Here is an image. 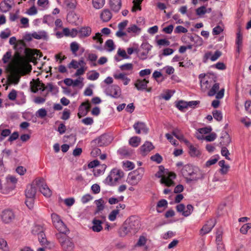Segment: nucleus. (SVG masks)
I'll return each mask as SVG.
<instances>
[{
    "label": "nucleus",
    "instance_id": "39",
    "mask_svg": "<svg viewBox=\"0 0 251 251\" xmlns=\"http://www.w3.org/2000/svg\"><path fill=\"white\" fill-rule=\"evenodd\" d=\"M141 142V138L137 136L132 137L129 140V144L133 147H138Z\"/></svg>",
    "mask_w": 251,
    "mask_h": 251
},
{
    "label": "nucleus",
    "instance_id": "33",
    "mask_svg": "<svg viewBox=\"0 0 251 251\" xmlns=\"http://www.w3.org/2000/svg\"><path fill=\"white\" fill-rule=\"evenodd\" d=\"M109 138L108 135L104 134L100 136L96 141L99 146H106L110 143V141L108 140Z\"/></svg>",
    "mask_w": 251,
    "mask_h": 251
},
{
    "label": "nucleus",
    "instance_id": "19",
    "mask_svg": "<svg viewBox=\"0 0 251 251\" xmlns=\"http://www.w3.org/2000/svg\"><path fill=\"white\" fill-rule=\"evenodd\" d=\"M32 92L36 93L39 90L44 91L45 89L44 84L39 79H33L30 82Z\"/></svg>",
    "mask_w": 251,
    "mask_h": 251
},
{
    "label": "nucleus",
    "instance_id": "5",
    "mask_svg": "<svg viewBox=\"0 0 251 251\" xmlns=\"http://www.w3.org/2000/svg\"><path fill=\"white\" fill-rule=\"evenodd\" d=\"M124 176V173L122 170L114 168L110 171L103 182L106 185L111 186H115Z\"/></svg>",
    "mask_w": 251,
    "mask_h": 251
},
{
    "label": "nucleus",
    "instance_id": "10",
    "mask_svg": "<svg viewBox=\"0 0 251 251\" xmlns=\"http://www.w3.org/2000/svg\"><path fill=\"white\" fill-rule=\"evenodd\" d=\"M219 88L220 84L216 81L212 85L211 88L209 89L208 95L210 97L215 95L217 99H222L224 96L225 89L222 88L217 92Z\"/></svg>",
    "mask_w": 251,
    "mask_h": 251
},
{
    "label": "nucleus",
    "instance_id": "20",
    "mask_svg": "<svg viewBox=\"0 0 251 251\" xmlns=\"http://www.w3.org/2000/svg\"><path fill=\"white\" fill-rule=\"evenodd\" d=\"M67 20L70 23L75 25H78L82 22V19L79 18V15L74 12L68 14Z\"/></svg>",
    "mask_w": 251,
    "mask_h": 251
},
{
    "label": "nucleus",
    "instance_id": "4",
    "mask_svg": "<svg viewBox=\"0 0 251 251\" xmlns=\"http://www.w3.org/2000/svg\"><path fill=\"white\" fill-rule=\"evenodd\" d=\"M201 90L206 92L211 88L217 79L216 77L212 74H201L199 75Z\"/></svg>",
    "mask_w": 251,
    "mask_h": 251
},
{
    "label": "nucleus",
    "instance_id": "18",
    "mask_svg": "<svg viewBox=\"0 0 251 251\" xmlns=\"http://www.w3.org/2000/svg\"><path fill=\"white\" fill-rule=\"evenodd\" d=\"M133 126L137 134H147L148 132L149 129L143 122H138L135 123Z\"/></svg>",
    "mask_w": 251,
    "mask_h": 251
},
{
    "label": "nucleus",
    "instance_id": "40",
    "mask_svg": "<svg viewBox=\"0 0 251 251\" xmlns=\"http://www.w3.org/2000/svg\"><path fill=\"white\" fill-rule=\"evenodd\" d=\"M105 4V0H92V5L96 9L101 8Z\"/></svg>",
    "mask_w": 251,
    "mask_h": 251
},
{
    "label": "nucleus",
    "instance_id": "29",
    "mask_svg": "<svg viewBox=\"0 0 251 251\" xmlns=\"http://www.w3.org/2000/svg\"><path fill=\"white\" fill-rule=\"evenodd\" d=\"M117 152L119 155L123 157H129L132 154V150L126 147H123L120 148Z\"/></svg>",
    "mask_w": 251,
    "mask_h": 251
},
{
    "label": "nucleus",
    "instance_id": "2",
    "mask_svg": "<svg viewBox=\"0 0 251 251\" xmlns=\"http://www.w3.org/2000/svg\"><path fill=\"white\" fill-rule=\"evenodd\" d=\"M6 69L9 73L8 80L10 83L17 84L21 76L30 73L32 68L30 64H7Z\"/></svg>",
    "mask_w": 251,
    "mask_h": 251
},
{
    "label": "nucleus",
    "instance_id": "6",
    "mask_svg": "<svg viewBox=\"0 0 251 251\" xmlns=\"http://www.w3.org/2000/svg\"><path fill=\"white\" fill-rule=\"evenodd\" d=\"M144 173V169L141 167L130 172L127 176L126 182L130 185H137L142 180Z\"/></svg>",
    "mask_w": 251,
    "mask_h": 251
},
{
    "label": "nucleus",
    "instance_id": "24",
    "mask_svg": "<svg viewBox=\"0 0 251 251\" xmlns=\"http://www.w3.org/2000/svg\"><path fill=\"white\" fill-rule=\"evenodd\" d=\"M112 14L108 9H103L100 14V18L103 22H107L112 18Z\"/></svg>",
    "mask_w": 251,
    "mask_h": 251
},
{
    "label": "nucleus",
    "instance_id": "61",
    "mask_svg": "<svg viewBox=\"0 0 251 251\" xmlns=\"http://www.w3.org/2000/svg\"><path fill=\"white\" fill-rule=\"evenodd\" d=\"M51 219L53 223V225L54 226L57 223H60L62 221L60 216L55 213H53L51 214Z\"/></svg>",
    "mask_w": 251,
    "mask_h": 251
},
{
    "label": "nucleus",
    "instance_id": "37",
    "mask_svg": "<svg viewBox=\"0 0 251 251\" xmlns=\"http://www.w3.org/2000/svg\"><path fill=\"white\" fill-rule=\"evenodd\" d=\"M31 36L36 39H45L47 38L46 32L44 31H40L38 32H34L32 33Z\"/></svg>",
    "mask_w": 251,
    "mask_h": 251
},
{
    "label": "nucleus",
    "instance_id": "46",
    "mask_svg": "<svg viewBox=\"0 0 251 251\" xmlns=\"http://www.w3.org/2000/svg\"><path fill=\"white\" fill-rule=\"evenodd\" d=\"M176 106L179 110L184 111L188 108L187 102L182 100L179 101L176 103Z\"/></svg>",
    "mask_w": 251,
    "mask_h": 251
},
{
    "label": "nucleus",
    "instance_id": "57",
    "mask_svg": "<svg viewBox=\"0 0 251 251\" xmlns=\"http://www.w3.org/2000/svg\"><path fill=\"white\" fill-rule=\"evenodd\" d=\"M196 14L198 16H202L207 12V9L204 6H201L196 10Z\"/></svg>",
    "mask_w": 251,
    "mask_h": 251
},
{
    "label": "nucleus",
    "instance_id": "56",
    "mask_svg": "<svg viewBox=\"0 0 251 251\" xmlns=\"http://www.w3.org/2000/svg\"><path fill=\"white\" fill-rule=\"evenodd\" d=\"M85 57H86L87 61L91 62H95L98 58L97 55L94 53H88L85 54Z\"/></svg>",
    "mask_w": 251,
    "mask_h": 251
},
{
    "label": "nucleus",
    "instance_id": "28",
    "mask_svg": "<svg viewBox=\"0 0 251 251\" xmlns=\"http://www.w3.org/2000/svg\"><path fill=\"white\" fill-rule=\"evenodd\" d=\"M92 30L89 26L81 27L78 30L79 36L81 38L88 37L90 35Z\"/></svg>",
    "mask_w": 251,
    "mask_h": 251
},
{
    "label": "nucleus",
    "instance_id": "58",
    "mask_svg": "<svg viewBox=\"0 0 251 251\" xmlns=\"http://www.w3.org/2000/svg\"><path fill=\"white\" fill-rule=\"evenodd\" d=\"M221 154L225 156L226 159L230 160L231 159L229 157V155L230 154V153L228 151V150L227 149V148L226 147H222L221 149Z\"/></svg>",
    "mask_w": 251,
    "mask_h": 251
},
{
    "label": "nucleus",
    "instance_id": "45",
    "mask_svg": "<svg viewBox=\"0 0 251 251\" xmlns=\"http://www.w3.org/2000/svg\"><path fill=\"white\" fill-rule=\"evenodd\" d=\"M43 232H44V228L42 226L39 225L34 226L32 229V234L37 235L38 236Z\"/></svg>",
    "mask_w": 251,
    "mask_h": 251
},
{
    "label": "nucleus",
    "instance_id": "49",
    "mask_svg": "<svg viewBox=\"0 0 251 251\" xmlns=\"http://www.w3.org/2000/svg\"><path fill=\"white\" fill-rule=\"evenodd\" d=\"M172 133L174 136L180 141H182L184 138L183 135L180 132V130L178 128L175 129L173 131Z\"/></svg>",
    "mask_w": 251,
    "mask_h": 251
},
{
    "label": "nucleus",
    "instance_id": "1",
    "mask_svg": "<svg viewBox=\"0 0 251 251\" xmlns=\"http://www.w3.org/2000/svg\"><path fill=\"white\" fill-rule=\"evenodd\" d=\"M23 50L25 55H22L21 51H16L13 57L11 51L6 52L2 57L3 63H37V60L43 56L37 49L26 48L25 46Z\"/></svg>",
    "mask_w": 251,
    "mask_h": 251
},
{
    "label": "nucleus",
    "instance_id": "38",
    "mask_svg": "<svg viewBox=\"0 0 251 251\" xmlns=\"http://www.w3.org/2000/svg\"><path fill=\"white\" fill-rule=\"evenodd\" d=\"M126 31L128 33H132L135 34V35H138L141 32V29L138 27L136 25L133 24L130 25L127 28Z\"/></svg>",
    "mask_w": 251,
    "mask_h": 251
},
{
    "label": "nucleus",
    "instance_id": "21",
    "mask_svg": "<svg viewBox=\"0 0 251 251\" xmlns=\"http://www.w3.org/2000/svg\"><path fill=\"white\" fill-rule=\"evenodd\" d=\"M10 45H14V49L16 51H19L18 49L20 50V51L22 52L24 48L25 43L20 41L17 43L16 38L15 37H12L9 39V41Z\"/></svg>",
    "mask_w": 251,
    "mask_h": 251
},
{
    "label": "nucleus",
    "instance_id": "41",
    "mask_svg": "<svg viewBox=\"0 0 251 251\" xmlns=\"http://www.w3.org/2000/svg\"><path fill=\"white\" fill-rule=\"evenodd\" d=\"M189 149V154L191 156L195 157L199 155L200 154V152L199 150L193 145H189L188 147Z\"/></svg>",
    "mask_w": 251,
    "mask_h": 251
},
{
    "label": "nucleus",
    "instance_id": "23",
    "mask_svg": "<svg viewBox=\"0 0 251 251\" xmlns=\"http://www.w3.org/2000/svg\"><path fill=\"white\" fill-rule=\"evenodd\" d=\"M12 0H3L0 3V11L3 13L8 12L11 8Z\"/></svg>",
    "mask_w": 251,
    "mask_h": 251
},
{
    "label": "nucleus",
    "instance_id": "63",
    "mask_svg": "<svg viewBox=\"0 0 251 251\" xmlns=\"http://www.w3.org/2000/svg\"><path fill=\"white\" fill-rule=\"evenodd\" d=\"M123 166L128 170H131L134 168V164L131 161H126L123 162Z\"/></svg>",
    "mask_w": 251,
    "mask_h": 251
},
{
    "label": "nucleus",
    "instance_id": "22",
    "mask_svg": "<svg viewBox=\"0 0 251 251\" xmlns=\"http://www.w3.org/2000/svg\"><path fill=\"white\" fill-rule=\"evenodd\" d=\"M36 193V188L33 184H29L27 186L25 190L26 198H34Z\"/></svg>",
    "mask_w": 251,
    "mask_h": 251
},
{
    "label": "nucleus",
    "instance_id": "15",
    "mask_svg": "<svg viewBox=\"0 0 251 251\" xmlns=\"http://www.w3.org/2000/svg\"><path fill=\"white\" fill-rule=\"evenodd\" d=\"M216 224V221L214 219H210L206 223L202 226L200 230V234L202 235L208 233L211 231Z\"/></svg>",
    "mask_w": 251,
    "mask_h": 251
},
{
    "label": "nucleus",
    "instance_id": "17",
    "mask_svg": "<svg viewBox=\"0 0 251 251\" xmlns=\"http://www.w3.org/2000/svg\"><path fill=\"white\" fill-rule=\"evenodd\" d=\"M90 108V104L88 101L83 102L78 108L77 116L79 118L86 115Z\"/></svg>",
    "mask_w": 251,
    "mask_h": 251
},
{
    "label": "nucleus",
    "instance_id": "42",
    "mask_svg": "<svg viewBox=\"0 0 251 251\" xmlns=\"http://www.w3.org/2000/svg\"><path fill=\"white\" fill-rule=\"evenodd\" d=\"M26 102V97L23 92H19L17 95V104H23Z\"/></svg>",
    "mask_w": 251,
    "mask_h": 251
},
{
    "label": "nucleus",
    "instance_id": "55",
    "mask_svg": "<svg viewBox=\"0 0 251 251\" xmlns=\"http://www.w3.org/2000/svg\"><path fill=\"white\" fill-rule=\"evenodd\" d=\"M83 78L81 77H78L77 79L73 80V86H80V88H82L83 85Z\"/></svg>",
    "mask_w": 251,
    "mask_h": 251
},
{
    "label": "nucleus",
    "instance_id": "12",
    "mask_svg": "<svg viewBox=\"0 0 251 251\" xmlns=\"http://www.w3.org/2000/svg\"><path fill=\"white\" fill-rule=\"evenodd\" d=\"M107 95L110 96L114 98H118L121 95V90L120 88L116 85H113L107 86L104 91Z\"/></svg>",
    "mask_w": 251,
    "mask_h": 251
},
{
    "label": "nucleus",
    "instance_id": "59",
    "mask_svg": "<svg viewBox=\"0 0 251 251\" xmlns=\"http://www.w3.org/2000/svg\"><path fill=\"white\" fill-rule=\"evenodd\" d=\"M97 205V212L101 211L104 208L103 201L102 199L97 200L95 201Z\"/></svg>",
    "mask_w": 251,
    "mask_h": 251
},
{
    "label": "nucleus",
    "instance_id": "50",
    "mask_svg": "<svg viewBox=\"0 0 251 251\" xmlns=\"http://www.w3.org/2000/svg\"><path fill=\"white\" fill-rule=\"evenodd\" d=\"M99 73L96 71H92L87 75V78L91 80H95L99 77Z\"/></svg>",
    "mask_w": 251,
    "mask_h": 251
},
{
    "label": "nucleus",
    "instance_id": "51",
    "mask_svg": "<svg viewBox=\"0 0 251 251\" xmlns=\"http://www.w3.org/2000/svg\"><path fill=\"white\" fill-rule=\"evenodd\" d=\"M219 159V156H212L211 158H210V159H209L208 161H207L205 163V166L206 167H209L212 165L215 164Z\"/></svg>",
    "mask_w": 251,
    "mask_h": 251
},
{
    "label": "nucleus",
    "instance_id": "9",
    "mask_svg": "<svg viewBox=\"0 0 251 251\" xmlns=\"http://www.w3.org/2000/svg\"><path fill=\"white\" fill-rule=\"evenodd\" d=\"M55 236L64 251H73L75 245L70 239L67 238L66 235L56 234Z\"/></svg>",
    "mask_w": 251,
    "mask_h": 251
},
{
    "label": "nucleus",
    "instance_id": "25",
    "mask_svg": "<svg viewBox=\"0 0 251 251\" xmlns=\"http://www.w3.org/2000/svg\"><path fill=\"white\" fill-rule=\"evenodd\" d=\"M54 226L55 228L59 231V233L57 234L66 235V234L69 232L68 229L62 221L60 223L59 222V223L56 224Z\"/></svg>",
    "mask_w": 251,
    "mask_h": 251
},
{
    "label": "nucleus",
    "instance_id": "52",
    "mask_svg": "<svg viewBox=\"0 0 251 251\" xmlns=\"http://www.w3.org/2000/svg\"><path fill=\"white\" fill-rule=\"evenodd\" d=\"M119 213V209H114L109 214L108 216V219L110 221H114L116 219L117 216Z\"/></svg>",
    "mask_w": 251,
    "mask_h": 251
},
{
    "label": "nucleus",
    "instance_id": "32",
    "mask_svg": "<svg viewBox=\"0 0 251 251\" xmlns=\"http://www.w3.org/2000/svg\"><path fill=\"white\" fill-rule=\"evenodd\" d=\"M230 141L229 135L225 132L221 137L219 144L221 147L227 146L230 143Z\"/></svg>",
    "mask_w": 251,
    "mask_h": 251
},
{
    "label": "nucleus",
    "instance_id": "31",
    "mask_svg": "<svg viewBox=\"0 0 251 251\" xmlns=\"http://www.w3.org/2000/svg\"><path fill=\"white\" fill-rule=\"evenodd\" d=\"M92 224L93 226L91 227V229L93 231L99 232L102 229V222L100 220L94 219L92 221Z\"/></svg>",
    "mask_w": 251,
    "mask_h": 251
},
{
    "label": "nucleus",
    "instance_id": "53",
    "mask_svg": "<svg viewBox=\"0 0 251 251\" xmlns=\"http://www.w3.org/2000/svg\"><path fill=\"white\" fill-rule=\"evenodd\" d=\"M70 49L73 54L75 56H76V51L79 49V45L78 43L75 42H72L70 45Z\"/></svg>",
    "mask_w": 251,
    "mask_h": 251
},
{
    "label": "nucleus",
    "instance_id": "54",
    "mask_svg": "<svg viewBox=\"0 0 251 251\" xmlns=\"http://www.w3.org/2000/svg\"><path fill=\"white\" fill-rule=\"evenodd\" d=\"M214 118L217 121H221L223 119L222 113L220 111L214 110L212 112Z\"/></svg>",
    "mask_w": 251,
    "mask_h": 251
},
{
    "label": "nucleus",
    "instance_id": "44",
    "mask_svg": "<svg viewBox=\"0 0 251 251\" xmlns=\"http://www.w3.org/2000/svg\"><path fill=\"white\" fill-rule=\"evenodd\" d=\"M162 76V74L160 72L155 71L152 74V77L154 78L158 83H161L165 79L164 77H163L161 79L159 78Z\"/></svg>",
    "mask_w": 251,
    "mask_h": 251
},
{
    "label": "nucleus",
    "instance_id": "34",
    "mask_svg": "<svg viewBox=\"0 0 251 251\" xmlns=\"http://www.w3.org/2000/svg\"><path fill=\"white\" fill-rule=\"evenodd\" d=\"M114 77L116 79H121L123 81L125 85H127L130 81V79L126 76V75L123 73L114 74Z\"/></svg>",
    "mask_w": 251,
    "mask_h": 251
},
{
    "label": "nucleus",
    "instance_id": "7",
    "mask_svg": "<svg viewBox=\"0 0 251 251\" xmlns=\"http://www.w3.org/2000/svg\"><path fill=\"white\" fill-rule=\"evenodd\" d=\"M164 168L162 166L159 167V171L155 174V176L161 178L160 183L164 184L167 186H171L174 184L173 179L176 178V175L173 173H169L168 175L166 176L164 172Z\"/></svg>",
    "mask_w": 251,
    "mask_h": 251
},
{
    "label": "nucleus",
    "instance_id": "14",
    "mask_svg": "<svg viewBox=\"0 0 251 251\" xmlns=\"http://www.w3.org/2000/svg\"><path fill=\"white\" fill-rule=\"evenodd\" d=\"M176 209L177 211L181 213L183 216L187 217L193 211V206L191 204H188L186 207H185L184 204L181 203L176 205Z\"/></svg>",
    "mask_w": 251,
    "mask_h": 251
},
{
    "label": "nucleus",
    "instance_id": "11",
    "mask_svg": "<svg viewBox=\"0 0 251 251\" xmlns=\"http://www.w3.org/2000/svg\"><path fill=\"white\" fill-rule=\"evenodd\" d=\"M35 185L39 188L40 191L44 196L49 197L51 195V192L48 186L45 183L44 179L40 178L34 181Z\"/></svg>",
    "mask_w": 251,
    "mask_h": 251
},
{
    "label": "nucleus",
    "instance_id": "47",
    "mask_svg": "<svg viewBox=\"0 0 251 251\" xmlns=\"http://www.w3.org/2000/svg\"><path fill=\"white\" fill-rule=\"evenodd\" d=\"M105 46L107 50L109 51H111L115 49L113 41L111 39L107 40L105 42Z\"/></svg>",
    "mask_w": 251,
    "mask_h": 251
},
{
    "label": "nucleus",
    "instance_id": "62",
    "mask_svg": "<svg viewBox=\"0 0 251 251\" xmlns=\"http://www.w3.org/2000/svg\"><path fill=\"white\" fill-rule=\"evenodd\" d=\"M157 44L159 46H168L170 44V42L165 39H161L157 41Z\"/></svg>",
    "mask_w": 251,
    "mask_h": 251
},
{
    "label": "nucleus",
    "instance_id": "26",
    "mask_svg": "<svg viewBox=\"0 0 251 251\" xmlns=\"http://www.w3.org/2000/svg\"><path fill=\"white\" fill-rule=\"evenodd\" d=\"M153 148L152 144L151 142L147 141L140 147V150L142 153L145 155Z\"/></svg>",
    "mask_w": 251,
    "mask_h": 251
},
{
    "label": "nucleus",
    "instance_id": "16",
    "mask_svg": "<svg viewBox=\"0 0 251 251\" xmlns=\"http://www.w3.org/2000/svg\"><path fill=\"white\" fill-rule=\"evenodd\" d=\"M2 221L5 223H9L15 218V215L12 210L6 209L2 211L1 215Z\"/></svg>",
    "mask_w": 251,
    "mask_h": 251
},
{
    "label": "nucleus",
    "instance_id": "8",
    "mask_svg": "<svg viewBox=\"0 0 251 251\" xmlns=\"http://www.w3.org/2000/svg\"><path fill=\"white\" fill-rule=\"evenodd\" d=\"M140 227L139 221L135 217H131L126 221L123 227V230L126 234L129 232H135Z\"/></svg>",
    "mask_w": 251,
    "mask_h": 251
},
{
    "label": "nucleus",
    "instance_id": "13",
    "mask_svg": "<svg viewBox=\"0 0 251 251\" xmlns=\"http://www.w3.org/2000/svg\"><path fill=\"white\" fill-rule=\"evenodd\" d=\"M152 46L147 43L142 44L140 49H137V54L139 57L143 60L147 58L149 51L151 50Z\"/></svg>",
    "mask_w": 251,
    "mask_h": 251
},
{
    "label": "nucleus",
    "instance_id": "48",
    "mask_svg": "<svg viewBox=\"0 0 251 251\" xmlns=\"http://www.w3.org/2000/svg\"><path fill=\"white\" fill-rule=\"evenodd\" d=\"M38 238L39 242L42 245L45 246L48 244V241L44 232H41V233L38 236Z\"/></svg>",
    "mask_w": 251,
    "mask_h": 251
},
{
    "label": "nucleus",
    "instance_id": "64",
    "mask_svg": "<svg viewBox=\"0 0 251 251\" xmlns=\"http://www.w3.org/2000/svg\"><path fill=\"white\" fill-rule=\"evenodd\" d=\"M47 111L45 108H40L36 112V116L43 118L47 115Z\"/></svg>",
    "mask_w": 251,
    "mask_h": 251
},
{
    "label": "nucleus",
    "instance_id": "60",
    "mask_svg": "<svg viewBox=\"0 0 251 251\" xmlns=\"http://www.w3.org/2000/svg\"><path fill=\"white\" fill-rule=\"evenodd\" d=\"M251 228V223L244 225L240 228V232L243 234H246L248 231Z\"/></svg>",
    "mask_w": 251,
    "mask_h": 251
},
{
    "label": "nucleus",
    "instance_id": "43",
    "mask_svg": "<svg viewBox=\"0 0 251 251\" xmlns=\"http://www.w3.org/2000/svg\"><path fill=\"white\" fill-rule=\"evenodd\" d=\"M223 229L222 228H218L216 232V243L223 242Z\"/></svg>",
    "mask_w": 251,
    "mask_h": 251
},
{
    "label": "nucleus",
    "instance_id": "30",
    "mask_svg": "<svg viewBox=\"0 0 251 251\" xmlns=\"http://www.w3.org/2000/svg\"><path fill=\"white\" fill-rule=\"evenodd\" d=\"M110 6L114 12H119L122 6L121 0H110Z\"/></svg>",
    "mask_w": 251,
    "mask_h": 251
},
{
    "label": "nucleus",
    "instance_id": "35",
    "mask_svg": "<svg viewBox=\"0 0 251 251\" xmlns=\"http://www.w3.org/2000/svg\"><path fill=\"white\" fill-rule=\"evenodd\" d=\"M242 42H243L242 34L241 33L240 31H238V32L236 34V45H237L236 52L238 53L240 52V49L242 46Z\"/></svg>",
    "mask_w": 251,
    "mask_h": 251
},
{
    "label": "nucleus",
    "instance_id": "36",
    "mask_svg": "<svg viewBox=\"0 0 251 251\" xmlns=\"http://www.w3.org/2000/svg\"><path fill=\"white\" fill-rule=\"evenodd\" d=\"M64 4L67 10H74L76 8L77 1L76 0H65Z\"/></svg>",
    "mask_w": 251,
    "mask_h": 251
},
{
    "label": "nucleus",
    "instance_id": "27",
    "mask_svg": "<svg viewBox=\"0 0 251 251\" xmlns=\"http://www.w3.org/2000/svg\"><path fill=\"white\" fill-rule=\"evenodd\" d=\"M149 80L146 79H138L135 83V86L138 90H143L147 88Z\"/></svg>",
    "mask_w": 251,
    "mask_h": 251
},
{
    "label": "nucleus",
    "instance_id": "3",
    "mask_svg": "<svg viewBox=\"0 0 251 251\" xmlns=\"http://www.w3.org/2000/svg\"><path fill=\"white\" fill-rule=\"evenodd\" d=\"M181 173L188 182L197 181L204 177L202 171L198 167L191 164L184 165L181 170Z\"/></svg>",
    "mask_w": 251,
    "mask_h": 251
}]
</instances>
